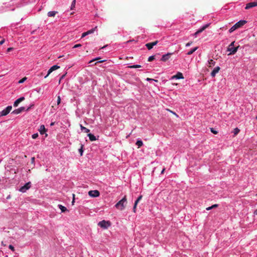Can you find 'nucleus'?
Returning a JSON list of instances; mask_svg holds the SVG:
<instances>
[{"label":"nucleus","mask_w":257,"mask_h":257,"mask_svg":"<svg viewBox=\"0 0 257 257\" xmlns=\"http://www.w3.org/2000/svg\"><path fill=\"white\" fill-rule=\"evenodd\" d=\"M146 80L148 81H156V82H158V80H155V79H152V78H147L146 79Z\"/></svg>","instance_id":"nucleus-37"},{"label":"nucleus","mask_w":257,"mask_h":257,"mask_svg":"<svg viewBox=\"0 0 257 257\" xmlns=\"http://www.w3.org/2000/svg\"><path fill=\"white\" fill-rule=\"evenodd\" d=\"M2 244L4 246L6 245V244H5V243H4L3 241L2 242Z\"/></svg>","instance_id":"nucleus-57"},{"label":"nucleus","mask_w":257,"mask_h":257,"mask_svg":"<svg viewBox=\"0 0 257 257\" xmlns=\"http://www.w3.org/2000/svg\"><path fill=\"white\" fill-rule=\"evenodd\" d=\"M104 61H105V60H101V61H99V63H102V62H103Z\"/></svg>","instance_id":"nucleus-54"},{"label":"nucleus","mask_w":257,"mask_h":257,"mask_svg":"<svg viewBox=\"0 0 257 257\" xmlns=\"http://www.w3.org/2000/svg\"><path fill=\"white\" fill-rule=\"evenodd\" d=\"M39 132L41 135H43L44 133H45V132H46V130L44 125H41L40 126V128L39 129Z\"/></svg>","instance_id":"nucleus-18"},{"label":"nucleus","mask_w":257,"mask_h":257,"mask_svg":"<svg viewBox=\"0 0 257 257\" xmlns=\"http://www.w3.org/2000/svg\"><path fill=\"white\" fill-rule=\"evenodd\" d=\"M128 67L130 68H141V66L140 65H134L130 66H128Z\"/></svg>","instance_id":"nucleus-26"},{"label":"nucleus","mask_w":257,"mask_h":257,"mask_svg":"<svg viewBox=\"0 0 257 257\" xmlns=\"http://www.w3.org/2000/svg\"><path fill=\"white\" fill-rule=\"evenodd\" d=\"M83 146L82 145L81 146V148L80 149H79V152L81 156H82V155H83Z\"/></svg>","instance_id":"nucleus-28"},{"label":"nucleus","mask_w":257,"mask_h":257,"mask_svg":"<svg viewBox=\"0 0 257 257\" xmlns=\"http://www.w3.org/2000/svg\"><path fill=\"white\" fill-rule=\"evenodd\" d=\"M136 207H137V206H135V205H134V207H133V212L135 213L136 212Z\"/></svg>","instance_id":"nucleus-48"},{"label":"nucleus","mask_w":257,"mask_h":257,"mask_svg":"<svg viewBox=\"0 0 257 257\" xmlns=\"http://www.w3.org/2000/svg\"><path fill=\"white\" fill-rule=\"evenodd\" d=\"M25 99V97H21L19 98H18V99H17L15 102H14V106L15 107H17L18 106V105H19V104L22 102V101H23Z\"/></svg>","instance_id":"nucleus-15"},{"label":"nucleus","mask_w":257,"mask_h":257,"mask_svg":"<svg viewBox=\"0 0 257 257\" xmlns=\"http://www.w3.org/2000/svg\"><path fill=\"white\" fill-rule=\"evenodd\" d=\"M218 204H214V205H212L211 206H210V210L212 209H213L215 207H218Z\"/></svg>","instance_id":"nucleus-36"},{"label":"nucleus","mask_w":257,"mask_h":257,"mask_svg":"<svg viewBox=\"0 0 257 257\" xmlns=\"http://www.w3.org/2000/svg\"><path fill=\"white\" fill-rule=\"evenodd\" d=\"M60 68V67H59V66H58V65H53V66H52V67H51L49 69V70H48V73H47V74L46 75V76H45V78H47L51 73H52L53 71H54V70H56L58 69V68Z\"/></svg>","instance_id":"nucleus-9"},{"label":"nucleus","mask_w":257,"mask_h":257,"mask_svg":"<svg viewBox=\"0 0 257 257\" xmlns=\"http://www.w3.org/2000/svg\"><path fill=\"white\" fill-rule=\"evenodd\" d=\"M62 57H63V56H60L59 57V58H61Z\"/></svg>","instance_id":"nucleus-59"},{"label":"nucleus","mask_w":257,"mask_h":257,"mask_svg":"<svg viewBox=\"0 0 257 257\" xmlns=\"http://www.w3.org/2000/svg\"><path fill=\"white\" fill-rule=\"evenodd\" d=\"M158 43V41H154L153 42H152V43H147L146 44V46L147 47V48L148 49V50H151L153 48V47L156 45Z\"/></svg>","instance_id":"nucleus-12"},{"label":"nucleus","mask_w":257,"mask_h":257,"mask_svg":"<svg viewBox=\"0 0 257 257\" xmlns=\"http://www.w3.org/2000/svg\"><path fill=\"white\" fill-rule=\"evenodd\" d=\"M61 102V98L60 96H58L57 98V104L59 105Z\"/></svg>","instance_id":"nucleus-38"},{"label":"nucleus","mask_w":257,"mask_h":257,"mask_svg":"<svg viewBox=\"0 0 257 257\" xmlns=\"http://www.w3.org/2000/svg\"><path fill=\"white\" fill-rule=\"evenodd\" d=\"M58 207L60 208V209L61 210L62 212H64L67 210V208L65 206H64L61 204L58 205Z\"/></svg>","instance_id":"nucleus-20"},{"label":"nucleus","mask_w":257,"mask_h":257,"mask_svg":"<svg viewBox=\"0 0 257 257\" xmlns=\"http://www.w3.org/2000/svg\"><path fill=\"white\" fill-rule=\"evenodd\" d=\"M80 128L82 131H84L85 133H89L90 132V130L85 127L82 126L81 124L80 125Z\"/></svg>","instance_id":"nucleus-21"},{"label":"nucleus","mask_w":257,"mask_h":257,"mask_svg":"<svg viewBox=\"0 0 257 257\" xmlns=\"http://www.w3.org/2000/svg\"><path fill=\"white\" fill-rule=\"evenodd\" d=\"M140 201L138 200H136V201L135 202V203H134V205H135V206H137L138 203Z\"/></svg>","instance_id":"nucleus-47"},{"label":"nucleus","mask_w":257,"mask_h":257,"mask_svg":"<svg viewBox=\"0 0 257 257\" xmlns=\"http://www.w3.org/2000/svg\"><path fill=\"white\" fill-rule=\"evenodd\" d=\"M87 136L91 141H94L96 140V137L93 135L91 134H88Z\"/></svg>","instance_id":"nucleus-19"},{"label":"nucleus","mask_w":257,"mask_h":257,"mask_svg":"<svg viewBox=\"0 0 257 257\" xmlns=\"http://www.w3.org/2000/svg\"><path fill=\"white\" fill-rule=\"evenodd\" d=\"M98 225L103 228L106 229L108 228V227L110 226L111 223L109 221H105L103 220L102 221L99 222Z\"/></svg>","instance_id":"nucleus-3"},{"label":"nucleus","mask_w":257,"mask_h":257,"mask_svg":"<svg viewBox=\"0 0 257 257\" xmlns=\"http://www.w3.org/2000/svg\"><path fill=\"white\" fill-rule=\"evenodd\" d=\"M27 79V77H24L23 78H22V79H21L19 81V83H23Z\"/></svg>","instance_id":"nucleus-32"},{"label":"nucleus","mask_w":257,"mask_h":257,"mask_svg":"<svg viewBox=\"0 0 257 257\" xmlns=\"http://www.w3.org/2000/svg\"><path fill=\"white\" fill-rule=\"evenodd\" d=\"M143 196L142 195H140L138 198L137 200H138L139 201L142 199Z\"/></svg>","instance_id":"nucleus-49"},{"label":"nucleus","mask_w":257,"mask_h":257,"mask_svg":"<svg viewBox=\"0 0 257 257\" xmlns=\"http://www.w3.org/2000/svg\"><path fill=\"white\" fill-rule=\"evenodd\" d=\"M34 162H35V158H34V157H33V158H32V159H31V162H32V163H34Z\"/></svg>","instance_id":"nucleus-50"},{"label":"nucleus","mask_w":257,"mask_h":257,"mask_svg":"<svg viewBox=\"0 0 257 257\" xmlns=\"http://www.w3.org/2000/svg\"><path fill=\"white\" fill-rule=\"evenodd\" d=\"M57 13L58 12L57 11H50L48 13L47 15L49 17H54Z\"/></svg>","instance_id":"nucleus-17"},{"label":"nucleus","mask_w":257,"mask_h":257,"mask_svg":"<svg viewBox=\"0 0 257 257\" xmlns=\"http://www.w3.org/2000/svg\"><path fill=\"white\" fill-rule=\"evenodd\" d=\"M74 202H75V194H73V200H72V205L74 204Z\"/></svg>","instance_id":"nucleus-43"},{"label":"nucleus","mask_w":257,"mask_h":257,"mask_svg":"<svg viewBox=\"0 0 257 257\" xmlns=\"http://www.w3.org/2000/svg\"><path fill=\"white\" fill-rule=\"evenodd\" d=\"M256 6H257V1L253 2H250V3H247L246 5L245 9L246 10H248V9H249L250 8H252L253 7H256Z\"/></svg>","instance_id":"nucleus-7"},{"label":"nucleus","mask_w":257,"mask_h":257,"mask_svg":"<svg viewBox=\"0 0 257 257\" xmlns=\"http://www.w3.org/2000/svg\"><path fill=\"white\" fill-rule=\"evenodd\" d=\"M235 42H232L228 47L227 51L230 52L228 54V55H234L237 51L239 47V46H237L236 47H234Z\"/></svg>","instance_id":"nucleus-2"},{"label":"nucleus","mask_w":257,"mask_h":257,"mask_svg":"<svg viewBox=\"0 0 257 257\" xmlns=\"http://www.w3.org/2000/svg\"><path fill=\"white\" fill-rule=\"evenodd\" d=\"M165 168H164V169L162 170V171H161V174H162L164 173V172H165Z\"/></svg>","instance_id":"nucleus-51"},{"label":"nucleus","mask_w":257,"mask_h":257,"mask_svg":"<svg viewBox=\"0 0 257 257\" xmlns=\"http://www.w3.org/2000/svg\"><path fill=\"white\" fill-rule=\"evenodd\" d=\"M99 59H100V58H99V57L96 58H95V59H93V60H90V61L89 62V63H90H90H91L92 62H94V61H95V60H99Z\"/></svg>","instance_id":"nucleus-35"},{"label":"nucleus","mask_w":257,"mask_h":257,"mask_svg":"<svg viewBox=\"0 0 257 257\" xmlns=\"http://www.w3.org/2000/svg\"><path fill=\"white\" fill-rule=\"evenodd\" d=\"M87 35H88L87 32L82 33L81 38L85 37Z\"/></svg>","instance_id":"nucleus-41"},{"label":"nucleus","mask_w":257,"mask_h":257,"mask_svg":"<svg viewBox=\"0 0 257 257\" xmlns=\"http://www.w3.org/2000/svg\"><path fill=\"white\" fill-rule=\"evenodd\" d=\"M215 65V62L213 60H210V67Z\"/></svg>","instance_id":"nucleus-34"},{"label":"nucleus","mask_w":257,"mask_h":257,"mask_svg":"<svg viewBox=\"0 0 257 257\" xmlns=\"http://www.w3.org/2000/svg\"><path fill=\"white\" fill-rule=\"evenodd\" d=\"M208 27H209V24H206L205 25L203 26L202 28H201L200 29H199L197 32H196L194 34V36L196 37L198 34L202 33L203 31H204Z\"/></svg>","instance_id":"nucleus-8"},{"label":"nucleus","mask_w":257,"mask_h":257,"mask_svg":"<svg viewBox=\"0 0 257 257\" xmlns=\"http://www.w3.org/2000/svg\"><path fill=\"white\" fill-rule=\"evenodd\" d=\"M38 137V133H36V134H34L32 135V137L33 139H36V138H37Z\"/></svg>","instance_id":"nucleus-33"},{"label":"nucleus","mask_w":257,"mask_h":257,"mask_svg":"<svg viewBox=\"0 0 257 257\" xmlns=\"http://www.w3.org/2000/svg\"><path fill=\"white\" fill-rule=\"evenodd\" d=\"M13 49V48H12V47L9 48L7 49V52H9L11 51Z\"/></svg>","instance_id":"nucleus-45"},{"label":"nucleus","mask_w":257,"mask_h":257,"mask_svg":"<svg viewBox=\"0 0 257 257\" xmlns=\"http://www.w3.org/2000/svg\"><path fill=\"white\" fill-rule=\"evenodd\" d=\"M26 109H25V107H21L18 109H16L15 110H14V111H12V113L13 114H18L19 113H21V112H22L23 111H25Z\"/></svg>","instance_id":"nucleus-11"},{"label":"nucleus","mask_w":257,"mask_h":257,"mask_svg":"<svg viewBox=\"0 0 257 257\" xmlns=\"http://www.w3.org/2000/svg\"><path fill=\"white\" fill-rule=\"evenodd\" d=\"M172 78H176V79H183L184 77L182 73L178 72L176 75H174L172 77Z\"/></svg>","instance_id":"nucleus-16"},{"label":"nucleus","mask_w":257,"mask_h":257,"mask_svg":"<svg viewBox=\"0 0 257 257\" xmlns=\"http://www.w3.org/2000/svg\"><path fill=\"white\" fill-rule=\"evenodd\" d=\"M5 42V39H3V40H2L1 41H0V45H3Z\"/></svg>","instance_id":"nucleus-46"},{"label":"nucleus","mask_w":257,"mask_h":257,"mask_svg":"<svg viewBox=\"0 0 257 257\" xmlns=\"http://www.w3.org/2000/svg\"><path fill=\"white\" fill-rule=\"evenodd\" d=\"M75 3H76V0H73L72 3V4H71V10H72L73 9V8L75 7Z\"/></svg>","instance_id":"nucleus-30"},{"label":"nucleus","mask_w":257,"mask_h":257,"mask_svg":"<svg viewBox=\"0 0 257 257\" xmlns=\"http://www.w3.org/2000/svg\"><path fill=\"white\" fill-rule=\"evenodd\" d=\"M192 43V42H188V43H187L186 44V47H189V46H190L191 45Z\"/></svg>","instance_id":"nucleus-44"},{"label":"nucleus","mask_w":257,"mask_h":257,"mask_svg":"<svg viewBox=\"0 0 257 257\" xmlns=\"http://www.w3.org/2000/svg\"><path fill=\"white\" fill-rule=\"evenodd\" d=\"M12 109V106H8L5 109H4L1 112V116H5L7 115Z\"/></svg>","instance_id":"nucleus-6"},{"label":"nucleus","mask_w":257,"mask_h":257,"mask_svg":"<svg viewBox=\"0 0 257 257\" xmlns=\"http://www.w3.org/2000/svg\"><path fill=\"white\" fill-rule=\"evenodd\" d=\"M2 244L4 246L6 245V244H5V243H4L3 241L2 242Z\"/></svg>","instance_id":"nucleus-56"},{"label":"nucleus","mask_w":257,"mask_h":257,"mask_svg":"<svg viewBox=\"0 0 257 257\" xmlns=\"http://www.w3.org/2000/svg\"><path fill=\"white\" fill-rule=\"evenodd\" d=\"M197 49H198V47H197L192 49L190 51H188L187 52V54L188 55H190L192 54Z\"/></svg>","instance_id":"nucleus-22"},{"label":"nucleus","mask_w":257,"mask_h":257,"mask_svg":"<svg viewBox=\"0 0 257 257\" xmlns=\"http://www.w3.org/2000/svg\"><path fill=\"white\" fill-rule=\"evenodd\" d=\"M155 59V56H150L148 58V61L149 62H151V61H152L153 60H154Z\"/></svg>","instance_id":"nucleus-29"},{"label":"nucleus","mask_w":257,"mask_h":257,"mask_svg":"<svg viewBox=\"0 0 257 257\" xmlns=\"http://www.w3.org/2000/svg\"><path fill=\"white\" fill-rule=\"evenodd\" d=\"M237 28L236 27V26L234 25V26H233L229 30V32L230 33H232V32H233L234 30H235L236 29H237Z\"/></svg>","instance_id":"nucleus-25"},{"label":"nucleus","mask_w":257,"mask_h":257,"mask_svg":"<svg viewBox=\"0 0 257 257\" xmlns=\"http://www.w3.org/2000/svg\"><path fill=\"white\" fill-rule=\"evenodd\" d=\"M254 214L255 215H257V209L254 211Z\"/></svg>","instance_id":"nucleus-52"},{"label":"nucleus","mask_w":257,"mask_h":257,"mask_svg":"<svg viewBox=\"0 0 257 257\" xmlns=\"http://www.w3.org/2000/svg\"><path fill=\"white\" fill-rule=\"evenodd\" d=\"M240 131V130L237 127H236L233 130V133L234 135H237Z\"/></svg>","instance_id":"nucleus-27"},{"label":"nucleus","mask_w":257,"mask_h":257,"mask_svg":"<svg viewBox=\"0 0 257 257\" xmlns=\"http://www.w3.org/2000/svg\"><path fill=\"white\" fill-rule=\"evenodd\" d=\"M136 145L138 146V148H140L143 146V143L141 140H138L136 142Z\"/></svg>","instance_id":"nucleus-23"},{"label":"nucleus","mask_w":257,"mask_h":257,"mask_svg":"<svg viewBox=\"0 0 257 257\" xmlns=\"http://www.w3.org/2000/svg\"><path fill=\"white\" fill-rule=\"evenodd\" d=\"M220 69V68L219 66H217V67H215L211 73V76L215 77L216 73H217L219 72Z\"/></svg>","instance_id":"nucleus-13"},{"label":"nucleus","mask_w":257,"mask_h":257,"mask_svg":"<svg viewBox=\"0 0 257 257\" xmlns=\"http://www.w3.org/2000/svg\"><path fill=\"white\" fill-rule=\"evenodd\" d=\"M127 203L126 196L125 195L122 199L119 201L115 205V207L119 210H123Z\"/></svg>","instance_id":"nucleus-1"},{"label":"nucleus","mask_w":257,"mask_h":257,"mask_svg":"<svg viewBox=\"0 0 257 257\" xmlns=\"http://www.w3.org/2000/svg\"><path fill=\"white\" fill-rule=\"evenodd\" d=\"M30 108V107H28V108L26 109V110H27V111L29 110Z\"/></svg>","instance_id":"nucleus-58"},{"label":"nucleus","mask_w":257,"mask_h":257,"mask_svg":"<svg viewBox=\"0 0 257 257\" xmlns=\"http://www.w3.org/2000/svg\"><path fill=\"white\" fill-rule=\"evenodd\" d=\"M54 123H55V122H51V124H50V125L52 126V125H53L54 124Z\"/></svg>","instance_id":"nucleus-53"},{"label":"nucleus","mask_w":257,"mask_h":257,"mask_svg":"<svg viewBox=\"0 0 257 257\" xmlns=\"http://www.w3.org/2000/svg\"><path fill=\"white\" fill-rule=\"evenodd\" d=\"M9 248L11 249L12 251L15 250V248L12 245H9Z\"/></svg>","instance_id":"nucleus-40"},{"label":"nucleus","mask_w":257,"mask_h":257,"mask_svg":"<svg viewBox=\"0 0 257 257\" xmlns=\"http://www.w3.org/2000/svg\"><path fill=\"white\" fill-rule=\"evenodd\" d=\"M167 110L168 111H169L170 112H171L172 113L174 114V115H175L177 117H178V115L174 112L172 111V110L169 109H167Z\"/></svg>","instance_id":"nucleus-42"},{"label":"nucleus","mask_w":257,"mask_h":257,"mask_svg":"<svg viewBox=\"0 0 257 257\" xmlns=\"http://www.w3.org/2000/svg\"><path fill=\"white\" fill-rule=\"evenodd\" d=\"M31 187V182L27 183L25 185L21 187L19 189V191L22 192H25Z\"/></svg>","instance_id":"nucleus-4"},{"label":"nucleus","mask_w":257,"mask_h":257,"mask_svg":"<svg viewBox=\"0 0 257 257\" xmlns=\"http://www.w3.org/2000/svg\"><path fill=\"white\" fill-rule=\"evenodd\" d=\"M88 195L91 197H96L99 196L100 193L97 190H91L88 192Z\"/></svg>","instance_id":"nucleus-5"},{"label":"nucleus","mask_w":257,"mask_h":257,"mask_svg":"<svg viewBox=\"0 0 257 257\" xmlns=\"http://www.w3.org/2000/svg\"><path fill=\"white\" fill-rule=\"evenodd\" d=\"M246 23V21H245V20H241V21H239V22H238L237 23H236L235 25L236 26V27L238 28L242 27V26H243Z\"/></svg>","instance_id":"nucleus-14"},{"label":"nucleus","mask_w":257,"mask_h":257,"mask_svg":"<svg viewBox=\"0 0 257 257\" xmlns=\"http://www.w3.org/2000/svg\"><path fill=\"white\" fill-rule=\"evenodd\" d=\"M173 54V53H168L166 54L163 55L162 57V58L161 59V61L163 62H166L167 60H168L170 57Z\"/></svg>","instance_id":"nucleus-10"},{"label":"nucleus","mask_w":257,"mask_h":257,"mask_svg":"<svg viewBox=\"0 0 257 257\" xmlns=\"http://www.w3.org/2000/svg\"><path fill=\"white\" fill-rule=\"evenodd\" d=\"M96 29H97V27H95V28L87 31V34L89 35V34L93 33Z\"/></svg>","instance_id":"nucleus-24"},{"label":"nucleus","mask_w":257,"mask_h":257,"mask_svg":"<svg viewBox=\"0 0 257 257\" xmlns=\"http://www.w3.org/2000/svg\"><path fill=\"white\" fill-rule=\"evenodd\" d=\"M65 75H62V76H61V79L65 77Z\"/></svg>","instance_id":"nucleus-55"},{"label":"nucleus","mask_w":257,"mask_h":257,"mask_svg":"<svg viewBox=\"0 0 257 257\" xmlns=\"http://www.w3.org/2000/svg\"><path fill=\"white\" fill-rule=\"evenodd\" d=\"M81 46V45L80 44H76L73 46V48H78L80 47Z\"/></svg>","instance_id":"nucleus-39"},{"label":"nucleus","mask_w":257,"mask_h":257,"mask_svg":"<svg viewBox=\"0 0 257 257\" xmlns=\"http://www.w3.org/2000/svg\"><path fill=\"white\" fill-rule=\"evenodd\" d=\"M206 209H207V210H209V207L206 208Z\"/></svg>","instance_id":"nucleus-60"},{"label":"nucleus","mask_w":257,"mask_h":257,"mask_svg":"<svg viewBox=\"0 0 257 257\" xmlns=\"http://www.w3.org/2000/svg\"><path fill=\"white\" fill-rule=\"evenodd\" d=\"M210 131L213 133L214 134H217L218 133L217 131H215L214 128H210Z\"/></svg>","instance_id":"nucleus-31"},{"label":"nucleus","mask_w":257,"mask_h":257,"mask_svg":"<svg viewBox=\"0 0 257 257\" xmlns=\"http://www.w3.org/2000/svg\"><path fill=\"white\" fill-rule=\"evenodd\" d=\"M255 118L257 119V116L255 117Z\"/></svg>","instance_id":"nucleus-61"}]
</instances>
